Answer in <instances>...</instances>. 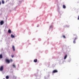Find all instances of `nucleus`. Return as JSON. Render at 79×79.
<instances>
[{"label":"nucleus","mask_w":79,"mask_h":79,"mask_svg":"<svg viewBox=\"0 0 79 79\" xmlns=\"http://www.w3.org/2000/svg\"><path fill=\"white\" fill-rule=\"evenodd\" d=\"M75 36H76V37H75L74 39V40H76V39H77V36H76V35H75Z\"/></svg>","instance_id":"11"},{"label":"nucleus","mask_w":79,"mask_h":79,"mask_svg":"<svg viewBox=\"0 0 79 79\" xmlns=\"http://www.w3.org/2000/svg\"><path fill=\"white\" fill-rule=\"evenodd\" d=\"M11 57L12 58H13V57H14V56L13 55L12 56H11Z\"/></svg>","instance_id":"19"},{"label":"nucleus","mask_w":79,"mask_h":79,"mask_svg":"<svg viewBox=\"0 0 79 79\" xmlns=\"http://www.w3.org/2000/svg\"><path fill=\"white\" fill-rule=\"evenodd\" d=\"M79 16H78V20H79Z\"/></svg>","instance_id":"20"},{"label":"nucleus","mask_w":79,"mask_h":79,"mask_svg":"<svg viewBox=\"0 0 79 79\" xmlns=\"http://www.w3.org/2000/svg\"><path fill=\"white\" fill-rule=\"evenodd\" d=\"M8 32L9 33V34H11V31L10 30H9L8 31Z\"/></svg>","instance_id":"7"},{"label":"nucleus","mask_w":79,"mask_h":79,"mask_svg":"<svg viewBox=\"0 0 79 79\" xmlns=\"http://www.w3.org/2000/svg\"><path fill=\"white\" fill-rule=\"evenodd\" d=\"M63 8H64V9H65V8H66V6L64 5H63Z\"/></svg>","instance_id":"8"},{"label":"nucleus","mask_w":79,"mask_h":79,"mask_svg":"<svg viewBox=\"0 0 79 79\" xmlns=\"http://www.w3.org/2000/svg\"><path fill=\"white\" fill-rule=\"evenodd\" d=\"M10 61H13V60H12V59H11V60H10Z\"/></svg>","instance_id":"21"},{"label":"nucleus","mask_w":79,"mask_h":79,"mask_svg":"<svg viewBox=\"0 0 79 79\" xmlns=\"http://www.w3.org/2000/svg\"><path fill=\"white\" fill-rule=\"evenodd\" d=\"M3 58V57H2V54H1L0 55V58Z\"/></svg>","instance_id":"12"},{"label":"nucleus","mask_w":79,"mask_h":79,"mask_svg":"<svg viewBox=\"0 0 79 79\" xmlns=\"http://www.w3.org/2000/svg\"><path fill=\"white\" fill-rule=\"evenodd\" d=\"M37 27H38V26H37Z\"/></svg>","instance_id":"24"},{"label":"nucleus","mask_w":79,"mask_h":79,"mask_svg":"<svg viewBox=\"0 0 79 79\" xmlns=\"http://www.w3.org/2000/svg\"><path fill=\"white\" fill-rule=\"evenodd\" d=\"M6 63H7L9 64V63H10V60L8 59H6Z\"/></svg>","instance_id":"1"},{"label":"nucleus","mask_w":79,"mask_h":79,"mask_svg":"<svg viewBox=\"0 0 79 79\" xmlns=\"http://www.w3.org/2000/svg\"><path fill=\"white\" fill-rule=\"evenodd\" d=\"M12 48H13V50L14 51H15V46H13Z\"/></svg>","instance_id":"9"},{"label":"nucleus","mask_w":79,"mask_h":79,"mask_svg":"<svg viewBox=\"0 0 79 79\" xmlns=\"http://www.w3.org/2000/svg\"><path fill=\"white\" fill-rule=\"evenodd\" d=\"M67 56H68L67 55H66L65 56H64V59L66 60V58H67Z\"/></svg>","instance_id":"5"},{"label":"nucleus","mask_w":79,"mask_h":79,"mask_svg":"<svg viewBox=\"0 0 79 79\" xmlns=\"http://www.w3.org/2000/svg\"><path fill=\"white\" fill-rule=\"evenodd\" d=\"M6 78L7 79H9V77L8 76H6Z\"/></svg>","instance_id":"16"},{"label":"nucleus","mask_w":79,"mask_h":79,"mask_svg":"<svg viewBox=\"0 0 79 79\" xmlns=\"http://www.w3.org/2000/svg\"><path fill=\"white\" fill-rule=\"evenodd\" d=\"M15 37V35H14L13 34H11L10 35L11 38H14Z\"/></svg>","instance_id":"4"},{"label":"nucleus","mask_w":79,"mask_h":79,"mask_svg":"<svg viewBox=\"0 0 79 79\" xmlns=\"http://www.w3.org/2000/svg\"><path fill=\"white\" fill-rule=\"evenodd\" d=\"M3 70V66H2L0 68V71H2Z\"/></svg>","instance_id":"2"},{"label":"nucleus","mask_w":79,"mask_h":79,"mask_svg":"<svg viewBox=\"0 0 79 79\" xmlns=\"http://www.w3.org/2000/svg\"><path fill=\"white\" fill-rule=\"evenodd\" d=\"M69 62H70V61H69Z\"/></svg>","instance_id":"26"},{"label":"nucleus","mask_w":79,"mask_h":79,"mask_svg":"<svg viewBox=\"0 0 79 79\" xmlns=\"http://www.w3.org/2000/svg\"><path fill=\"white\" fill-rule=\"evenodd\" d=\"M34 62H35V63H37V59L34 60Z\"/></svg>","instance_id":"10"},{"label":"nucleus","mask_w":79,"mask_h":79,"mask_svg":"<svg viewBox=\"0 0 79 79\" xmlns=\"http://www.w3.org/2000/svg\"><path fill=\"white\" fill-rule=\"evenodd\" d=\"M63 37H64V38H66V37L64 35H63Z\"/></svg>","instance_id":"18"},{"label":"nucleus","mask_w":79,"mask_h":79,"mask_svg":"<svg viewBox=\"0 0 79 79\" xmlns=\"http://www.w3.org/2000/svg\"><path fill=\"white\" fill-rule=\"evenodd\" d=\"M2 4H4L5 3V2H4V1L2 0Z\"/></svg>","instance_id":"14"},{"label":"nucleus","mask_w":79,"mask_h":79,"mask_svg":"<svg viewBox=\"0 0 79 79\" xmlns=\"http://www.w3.org/2000/svg\"><path fill=\"white\" fill-rule=\"evenodd\" d=\"M1 25H3V21H1L0 22Z\"/></svg>","instance_id":"6"},{"label":"nucleus","mask_w":79,"mask_h":79,"mask_svg":"<svg viewBox=\"0 0 79 79\" xmlns=\"http://www.w3.org/2000/svg\"><path fill=\"white\" fill-rule=\"evenodd\" d=\"M58 73V71L56 70H54L52 72V73Z\"/></svg>","instance_id":"3"},{"label":"nucleus","mask_w":79,"mask_h":79,"mask_svg":"<svg viewBox=\"0 0 79 79\" xmlns=\"http://www.w3.org/2000/svg\"><path fill=\"white\" fill-rule=\"evenodd\" d=\"M21 2L20 1V2Z\"/></svg>","instance_id":"25"},{"label":"nucleus","mask_w":79,"mask_h":79,"mask_svg":"<svg viewBox=\"0 0 79 79\" xmlns=\"http://www.w3.org/2000/svg\"><path fill=\"white\" fill-rule=\"evenodd\" d=\"M0 5H1V2H0Z\"/></svg>","instance_id":"22"},{"label":"nucleus","mask_w":79,"mask_h":79,"mask_svg":"<svg viewBox=\"0 0 79 79\" xmlns=\"http://www.w3.org/2000/svg\"><path fill=\"white\" fill-rule=\"evenodd\" d=\"M67 27H69V26H67Z\"/></svg>","instance_id":"23"},{"label":"nucleus","mask_w":79,"mask_h":79,"mask_svg":"<svg viewBox=\"0 0 79 79\" xmlns=\"http://www.w3.org/2000/svg\"><path fill=\"white\" fill-rule=\"evenodd\" d=\"M53 28V26L52 25H51V26H50V29L51 28Z\"/></svg>","instance_id":"17"},{"label":"nucleus","mask_w":79,"mask_h":79,"mask_svg":"<svg viewBox=\"0 0 79 79\" xmlns=\"http://www.w3.org/2000/svg\"><path fill=\"white\" fill-rule=\"evenodd\" d=\"M12 66H13L14 68H16V65H15V64H13Z\"/></svg>","instance_id":"13"},{"label":"nucleus","mask_w":79,"mask_h":79,"mask_svg":"<svg viewBox=\"0 0 79 79\" xmlns=\"http://www.w3.org/2000/svg\"><path fill=\"white\" fill-rule=\"evenodd\" d=\"M73 44H76V40H74L73 41Z\"/></svg>","instance_id":"15"}]
</instances>
